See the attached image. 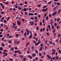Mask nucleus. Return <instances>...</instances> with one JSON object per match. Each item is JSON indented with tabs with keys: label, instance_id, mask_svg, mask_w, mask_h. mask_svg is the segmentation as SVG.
<instances>
[{
	"label": "nucleus",
	"instance_id": "nucleus-1",
	"mask_svg": "<svg viewBox=\"0 0 61 61\" xmlns=\"http://www.w3.org/2000/svg\"><path fill=\"white\" fill-rule=\"evenodd\" d=\"M40 40H39V41H38V43H35V46H37L38 45V44L40 43Z\"/></svg>",
	"mask_w": 61,
	"mask_h": 61
},
{
	"label": "nucleus",
	"instance_id": "nucleus-54",
	"mask_svg": "<svg viewBox=\"0 0 61 61\" xmlns=\"http://www.w3.org/2000/svg\"><path fill=\"white\" fill-rule=\"evenodd\" d=\"M5 4H6V5H8V4H9V3L7 2H6Z\"/></svg>",
	"mask_w": 61,
	"mask_h": 61
},
{
	"label": "nucleus",
	"instance_id": "nucleus-47",
	"mask_svg": "<svg viewBox=\"0 0 61 61\" xmlns=\"http://www.w3.org/2000/svg\"><path fill=\"white\" fill-rule=\"evenodd\" d=\"M23 4L22 3H21L20 4V6H22V5H23Z\"/></svg>",
	"mask_w": 61,
	"mask_h": 61
},
{
	"label": "nucleus",
	"instance_id": "nucleus-60",
	"mask_svg": "<svg viewBox=\"0 0 61 61\" xmlns=\"http://www.w3.org/2000/svg\"><path fill=\"white\" fill-rule=\"evenodd\" d=\"M38 58L37 57H36L35 58V60H38Z\"/></svg>",
	"mask_w": 61,
	"mask_h": 61
},
{
	"label": "nucleus",
	"instance_id": "nucleus-25",
	"mask_svg": "<svg viewBox=\"0 0 61 61\" xmlns=\"http://www.w3.org/2000/svg\"><path fill=\"white\" fill-rule=\"evenodd\" d=\"M60 21V19L59 18H58L57 19V22H59V21Z\"/></svg>",
	"mask_w": 61,
	"mask_h": 61
},
{
	"label": "nucleus",
	"instance_id": "nucleus-48",
	"mask_svg": "<svg viewBox=\"0 0 61 61\" xmlns=\"http://www.w3.org/2000/svg\"><path fill=\"white\" fill-rule=\"evenodd\" d=\"M4 52H7V51L6 50H4Z\"/></svg>",
	"mask_w": 61,
	"mask_h": 61
},
{
	"label": "nucleus",
	"instance_id": "nucleus-39",
	"mask_svg": "<svg viewBox=\"0 0 61 61\" xmlns=\"http://www.w3.org/2000/svg\"><path fill=\"white\" fill-rule=\"evenodd\" d=\"M56 31V30H55V29H54L53 31V33H54L55 32V31Z\"/></svg>",
	"mask_w": 61,
	"mask_h": 61
},
{
	"label": "nucleus",
	"instance_id": "nucleus-27",
	"mask_svg": "<svg viewBox=\"0 0 61 61\" xmlns=\"http://www.w3.org/2000/svg\"><path fill=\"white\" fill-rule=\"evenodd\" d=\"M41 6V4L38 5H37V6L38 7H40Z\"/></svg>",
	"mask_w": 61,
	"mask_h": 61
},
{
	"label": "nucleus",
	"instance_id": "nucleus-18",
	"mask_svg": "<svg viewBox=\"0 0 61 61\" xmlns=\"http://www.w3.org/2000/svg\"><path fill=\"white\" fill-rule=\"evenodd\" d=\"M3 49V47H0V50H2Z\"/></svg>",
	"mask_w": 61,
	"mask_h": 61
},
{
	"label": "nucleus",
	"instance_id": "nucleus-15",
	"mask_svg": "<svg viewBox=\"0 0 61 61\" xmlns=\"http://www.w3.org/2000/svg\"><path fill=\"white\" fill-rule=\"evenodd\" d=\"M32 57H34V56H36V54H32Z\"/></svg>",
	"mask_w": 61,
	"mask_h": 61
},
{
	"label": "nucleus",
	"instance_id": "nucleus-10",
	"mask_svg": "<svg viewBox=\"0 0 61 61\" xmlns=\"http://www.w3.org/2000/svg\"><path fill=\"white\" fill-rule=\"evenodd\" d=\"M47 57H48V58H49L50 59V58H51V56H49V55H47Z\"/></svg>",
	"mask_w": 61,
	"mask_h": 61
},
{
	"label": "nucleus",
	"instance_id": "nucleus-4",
	"mask_svg": "<svg viewBox=\"0 0 61 61\" xmlns=\"http://www.w3.org/2000/svg\"><path fill=\"white\" fill-rule=\"evenodd\" d=\"M30 33V32L29 31V30H28L27 31V35H28V36L29 35Z\"/></svg>",
	"mask_w": 61,
	"mask_h": 61
},
{
	"label": "nucleus",
	"instance_id": "nucleus-17",
	"mask_svg": "<svg viewBox=\"0 0 61 61\" xmlns=\"http://www.w3.org/2000/svg\"><path fill=\"white\" fill-rule=\"evenodd\" d=\"M12 42V41L11 40H10L9 41V43L10 44H11V43Z\"/></svg>",
	"mask_w": 61,
	"mask_h": 61
},
{
	"label": "nucleus",
	"instance_id": "nucleus-37",
	"mask_svg": "<svg viewBox=\"0 0 61 61\" xmlns=\"http://www.w3.org/2000/svg\"><path fill=\"white\" fill-rule=\"evenodd\" d=\"M54 22V21H52L51 22V25H52V24H53V22Z\"/></svg>",
	"mask_w": 61,
	"mask_h": 61
},
{
	"label": "nucleus",
	"instance_id": "nucleus-38",
	"mask_svg": "<svg viewBox=\"0 0 61 61\" xmlns=\"http://www.w3.org/2000/svg\"><path fill=\"white\" fill-rule=\"evenodd\" d=\"M34 47H31V49L32 50H33V51H34V50H33V49H34Z\"/></svg>",
	"mask_w": 61,
	"mask_h": 61
},
{
	"label": "nucleus",
	"instance_id": "nucleus-52",
	"mask_svg": "<svg viewBox=\"0 0 61 61\" xmlns=\"http://www.w3.org/2000/svg\"><path fill=\"white\" fill-rule=\"evenodd\" d=\"M51 3H52L51 1H50L48 3V4H51Z\"/></svg>",
	"mask_w": 61,
	"mask_h": 61
},
{
	"label": "nucleus",
	"instance_id": "nucleus-19",
	"mask_svg": "<svg viewBox=\"0 0 61 61\" xmlns=\"http://www.w3.org/2000/svg\"><path fill=\"white\" fill-rule=\"evenodd\" d=\"M24 36H26V32H25L24 34Z\"/></svg>",
	"mask_w": 61,
	"mask_h": 61
},
{
	"label": "nucleus",
	"instance_id": "nucleus-49",
	"mask_svg": "<svg viewBox=\"0 0 61 61\" xmlns=\"http://www.w3.org/2000/svg\"><path fill=\"white\" fill-rule=\"evenodd\" d=\"M18 52V51H14V53H17Z\"/></svg>",
	"mask_w": 61,
	"mask_h": 61
},
{
	"label": "nucleus",
	"instance_id": "nucleus-59",
	"mask_svg": "<svg viewBox=\"0 0 61 61\" xmlns=\"http://www.w3.org/2000/svg\"><path fill=\"white\" fill-rule=\"evenodd\" d=\"M8 27H6V30H8Z\"/></svg>",
	"mask_w": 61,
	"mask_h": 61
},
{
	"label": "nucleus",
	"instance_id": "nucleus-32",
	"mask_svg": "<svg viewBox=\"0 0 61 61\" xmlns=\"http://www.w3.org/2000/svg\"><path fill=\"white\" fill-rule=\"evenodd\" d=\"M45 31V28L44 27L43 28V31L44 32Z\"/></svg>",
	"mask_w": 61,
	"mask_h": 61
},
{
	"label": "nucleus",
	"instance_id": "nucleus-8",
	"mask_svg": "<svg viewBox=\"0 0 61 61\" xmlns=\"http://www.w3.org/2000/svg\"><path fill=\"white\" fill-rule=\"evenodd\" d=\"M28 15H34V14L33 13H29L28 14Z\"/></svg>",
	"mask_w": 61,
	"mask_h": 61
},
{
	"label": "nucleus",
	"instance_id": "nucleus-28",
	"mask_svg": "<svg viewBox=\"0 0 61 61\" xmlns=\"http://www.w3.org/2000/svg\"><path fill=\"white\" fill-rule=\"evenodd\" d=\"M48 19V16H46V20H47V21Z\"/></svg>",
	"mask_w": 61,
	"mask_h": 61
},
{
	"label": "nucleus",
	"instance_id": "nucleus-64",
	"mask_svg": "<svg viewBox=\"0 0 61 61\" xmlns=\"http://www.w3.org/2000/svg\"><path fill=\"white\" fill-rule=\"evenodd\" d=\"M59 53H61V51L60 50H59Z\"/></svg>",
	"mask_w": 61,
	"mask_h": 61
},
{
	"label": "nucleus",
	"instance_id": "nucleus-50",
	"mask_svg": "<svg viewBox=\"0 0 61 61\" xmlns=\"http://www.w3.org/2000/svg\"><path fill=\"white\" fill-rule=\"evenodd\" d=\"M29 42H28L27 43V44H26V45H28H28H29Z\"/></svg>",
	"mask_w": 61,
	"mask_h": 61
},
{
	"label": "nucleus",
	"instance_id": "nucleus-20",
	"mask_svg": "<svg viewBox=\"0 0 61 61\" xmlns=\"http://www.w3.org/2000/svg\"><path fill=\"white\" fill-rule=\"evenodd\" d=\"M2 44H1V45L2 46H3V47L4 46V43L3 42H2Z\"/></svg>",
	"mask_w": 61,
	"mask_h": 61
},
{
	"label": "nucleus",
	"instance_id": "nucleus-30",
	"mask_svg": "<svg viewBox=\"0 0 61 61\" xmlns=\"http://www.w3.org/2000/svg\"><path fill=\"white\" fill-rule=\"evenodd\" d=\"M57 30H58V28H59V26L57 25Z\"/></svg>",
	"mask_w": 61,
	"mask_h": 61
},
{
	"label": "nucleus",
	"instance_id": "nucleus-51",
	"mask_svg": "<svg viewBox=\"0 0 61 61\" xmlns=\"http://www.w3.org/2000/svg\"><path fill=\"white\" fill-rule=\"evenodd\" d=\"M54 4L55 5H56V4L57 2H54Z\"/></svg>",
	"mask_w": 61,
	"mask_h": 61
},
{
	"label": "nucleus",
	"instance_id": "nucleus-21",
	"mask_svg": "<svg viewBox=\"0 0 61 61\" xmlns=\"http://www.w3.org/2000/svg\"><path fill=\"white\" fill-rule=\"evenodd\" d=\"M49 17H51V16H52V15H51V14H49Z\"/></svg>",
	"mask_w": 61,
	"mask_h": 61
},
{
	"label": "nucleus",
	"instance_id": "nucleus-29",
	"mask_svg": "<svg viewBox=\"0 0 61 61\" xmlns=\"http://www.w3.org/2000/svg\"><path fill=\"white\" fill-rule=\"evenodd\" d=\"M54 24L55 26H56L57 25V24H56V23H55Z\"/></svg>",
	"mask_w": 61,
	"mask_h": 61
},
{
	"label": "nucleus",
	"instance_id": "nucleus-2",
	"mask_svg": "<svg viewBox=\"0 0 61 61\" xmlns=\"http://www.w3.org/2000/svg\"><path fill=\"white\" fill-rule=\"evenodd\" d=\"M29 24H31L30 25H34V21H30L29 22Z\"/></svg>",
	"mask_w": 61,
	"mask_h": 61
},
{
	"label": "nucleus",
	"instance_id": "nucleus-63",
	"mask_svg": "<svg viewBox=\"0 0 61 61\" xmlns=\"http://www.w3.org/2000/svg\"><path fill=\"white\" fill-rule=\"evenodd\" d=\"M57 5H60V3L58 2L57 3Z\"/></svg>",
	"mask_w": 61,
	"mask_h": 61
},
{
	"label": "nucleus",
	"instance_id": "nucleus-3",
	"mask_svg": "<svg viewBox=\"0 0 61 61\" xmlns=\"http://www.w3.org/2000/svg\"><path fill=\"white\" fill-rule=\"evenodd\" d=\"M56 14H57V12L55 11V13H53L52 14V16H54L56 15Z\"/></svg>",
	"mask_w": 61,
	"mask_h": 61
},
{
	"label": "nucleus",
	"instance_id": "nucleus-14",
	"mask_svg": "<svg viewBox=\"0 0 61 61\" xmlns=\"http://www.w3.org/2000/svg\"><path fill=\"white\" fill-rule=\"evenodd\" d=\"M18 9H19L20 10H22V8L19 7V6H18Z\"/></svg>",
	"mask_w": 61,
	"mask_h": 61
},
{
	"label": "nucleus",
	"instance_id": "nucleus-31",
	"mask_svg": "<svg viewBox=\"0 0 61 61\" xmlns=\"http://www.w3.org/2000/svg\"><path fill=\"white\" fill-rule=\"evenodd\" d=\"M40 25L41 26L42 25V22H40Z\"/></svg>",
	"mask_w": 61,
	"mask_h": 61
},
{
	"label": "nucleus",
	"instance_id": "nucleus-43",
	"mask_svg": "<svg viewBox=\"0 0 61 61\" xmlns=\"http://www.w3.org/2000/svg\"><path fill=\"white\" fill-rule=\"evenodd\" d=\"M46 6H47V5L46 6H43V8H46Z\"/></svg>",
	"mask_w": 61,
	"mask_h": 61
},
{
	"label": "nucleus",
	"instance_id": "nucleus-44",
	"mask_svg": "<svg viewBox=\"0 0 61 61\" xmlns=\"http://www.w3.org/2000/svg\"><path fill=\"white\" fill-rule=\"evenodd\" d=\"M10 61H13V59L12 58H10Z\"/></svg>",
	"mask_w": 61,
	"mask_h": 61
},
{
	"label": "nucleus",
	"instance_id": "nucleus-22",
	"mask_svg": "<svg viewBox=\"0 0 61 61\" xmlns=\"http://www.w3.org/2000/svg\"><path fill=\"white\" fill-rule=\"evenodd\" d=\"M36 30L37 31H38L39 30V28H38V27L37 26L36 27Z\"/></svg>",
	"mask_w": 61,
	"mask_h": 61
},
{
	"label": "nucleus",
	"instance_id": "nucleus-62",
	"mask_svg": "<svg viewBox=\"0 0 61 61\" xmlns=\"http://www.w3.org/2000/svg\"><path fill=\"white\" fill-rule=\"evenodd\" d=\"M44 15H44L45 16H46L47 15V14H46V13Z\"/></svg>",
	"mask_w": 61,
	"mask_h": 61
},
{
	"label": "nucleus",
	"instance_id": "nucleus-41",
	"mask_svg": "<svg viewBox=\"0 0 61 61\" xmlns=\"http://www.w3.org/2000/svg\"><path fill=\"white\" fill-rule=\"evenodd\" d=\"M16 36L17 37H18V36H19V35H18V34H16Z\"/></svg>",
	"mask_w": 61,
	"mask_h": 61
},
{
	"label": "nucleus",
	"instance_id": "nucleus-58",
	"mask_svg": "<svg viewBox=\"0 0 61 61\" xmlns=\"http://www.w3.org/2000/svg\"><path fill=\"white\" fill-rule=\"evenodd\" d=\"M4 11H2L1 13V14H4Z\"/></svg>",
	"mask_w": 61,
	"mask_h": 61
},
{
	"label": "nucleus",
	"instance_id": "nucleus-9",
	"mask_svg": "<svg viewBox=\"0 0 61 61\" xmlns=\"http://www.w3.org/2000/svg\"><path fill=\"white\" fill-rule=\"evenodd\" d=\"M10 50L12 51H13L14 50V48L13 47H11L10 48Z\"/></svg>",
	"mask_w": 61,
	"mask_h": 61
},
{
	"label": "nucleus",
	"instance_id": "nucleus-45",
	"mask_svg": "<svg viewBox=\"0 0 61 61\" xmlns=\"http://www.w3.org/2000/svg\"><path fill=\"white\" fill-rule=\"evenodd\" d=\"M58 56H57L56 57V59H57V60H58Z\"/></svg>",
	"mask_w": 61,
	"mask_h": 61
},
{
	"label": "nucleus",
	"instance_id": "nucleus-24",
	"mask_svg": "<svg viewBox=\"0 0 61 61\" xmlns=\"http://www.w3.org/2000/svg\"><path fill=\"white\" fill-rule=\"evenodd\" d=\"M61 36V34H59L58 35V37H60V36Z\"/></svg>",
	"mask_w": 61,
	"mask_h": 61
},
{
	"label": "nucleus",
	"instance_id": "nucleus-12",
	"mask_svg": "<svg viewBox=\"0 0 61 61\" xmlns=\"http://www.w3.org/2000/svg\"><path fill=\"white\" fill-rule=\"evenodd\" d=\"M52 52H54L55 53L56 52V50L54 49H52Z\"/></svg>",
	"mask_w": 61,
	"mask_h": 61
},
{
	"label": "nucleus",
	"instance_id": "nucleus-36",
	"mask_svg": "<svg viewBox=\"0 0 61 61\" xmlns=\"http://www.w3.org/2000/svg\"><path fill=\"white\" fill-rule=\"evenodd\" d=\"M7 21L5 20H4V23H6Z\"/></svg>",
	"mask_w": 61,
	"mask_h": 61
},
{
	"label": "nucleus",
	"instance_id": "nucleus-40",
	"mask_svg": "<svg viewBox=\"0 0 61 61\" xmlns=\"http://www.w3.org/2000/svg\"><path fill=\"white\" fill-rule=\"evenodd\" d=\"M20 43V42L19 41H18L17 42V44H19Z\"/></svg>",
	"mask_w": 61,
	"mask_h": 61
},
{
	"label": "nucleus",
	"instance_id": "nucleus-16",
	"mask_svg": "<svg viewBox=\"0 0 61 61\" xmlns=\"http://www.w3.org/2000/svg\"><path fill=\"white\" fill-rule=\"evenodd\" d=\"M51 28L52 29H54V25H53L52 26V25H51Z\"/></svg>",
	"mask_w": 61,
	"mask_h": 61
},
{
	"label": "nucleus",
	"instance_id": "nucleus-56",
	"mask_svg": "<svg viewBox=\"0 0 61 61\" xmlns=\"http://www.w3.org/2000/svg\"><path fill=\"white\" fill-rule=\"evenodd\" d=\"M49 43L50 44H52V42L51 41H50L49 42Z\"/></svg>",
	"mask_w": 61,
	"mask_h": 61
},
{
	"label": "nucleus",
	"instance_id": "nucleus-34",
	"mask_svg": "<svg viewBox=\"0 0 61 61\" xmlns=\"http://www.w3.org/2000/svg\"><path fill=\"white\" fill-rule=\"evenodd\" d=\"M54 20L55 21V22H56L57 20V19H56V18H55L54 19Z\"/></svg>",
	"mask_w": 61,
	"mask_h": 61
},
{
	"label": "nucleus",
	"instance_id": "nucleus-61",
	"mask_svg": "<svg viewBox=\"0 0 61 61\" xmlns=\"http://www.w3.org/2000/svg\"><path fill=\"white\" fill-rule=\"evenodd\" d=\"M45 11V9H42V11Z\"/></svg>",
	"mask_w": 61,
	"mask_h": 61
},
{
	"label": "nucleus",
	"instance_id": "nucleus-55",
	"mask_svg": "<svg viewBox=\"0 0 61 61\" xmlns=\"http://www.w3.org/2000/svg\"><path fill=\"white\" fill-rule=\"evenodd\" d=\"M17 47H15V50H17Z\"/></svg>",
	"mask_w": 61,
	"mask_h": 61
},
{
	"label": "nucleus",
	"instance_id": "nucleus-42",
	"mask_svg": "<svg viewBox=\"0 0 61 61\" xmlns=\"http://www.w3.org/2000/svg\"><path fill=\"white\" fill-rule=\"evenodd\" d=\"M39 56H42V54L40 53H39Z\"/></svg>",
	"mask_w": 61,
	"mask_h": 61
},
{
	"label": "nucleus",
	"instance_id": "nucleus-13",
	"mask_svg": "<svg viewBox=\"0 0 61 61\" xmlns=\"http://www.w3.org/2000/svg\"><path fill=\"white\" fill-rule=\"evenodd\" d=\"M10 19V17H9L8 18H7V19H6L7 20V21H8L9 20V19Z\"/></svg>",
	"mask_w": 61,
	"mask_h": 61
},
{
	"label": "nucleus",
	"instance_id": "nucleus-26",
	"mask_svg": "<svg viewBox=\"0 0 61 61\" xmlns=\"http://www.w3.org/2000/svg\"><path fill=\"white\" fill-rule=\"evenodd\" d=\"M30 18L31 19H32V20H34V18L33 17H30Z\"/></svg>",
	"mask_w": 61,
	"mask_h": 61
},
{
	"label": "nucleus",
	"instance_id": "nucleus-53",
	"mask_svg": "<svg viewBox=\"0 0 61 61\" xmlns=\"http://www.w3.org/2000/svg\"><path fill=\"white\" fill-rule=\"evenodd\" d=\"M44 46V44H40V46Z\"/></svg>",
	"mask_w": 61,
	"mask_h": 61
},
{
	"label": "nucleus",
	"instance_id": "nucleus-57",
	"mask_svg": "<svg viewBox=\"0 0 61 61\" xmlns=\"http://www.w3.org/2000/svg\"><path fill=\"white\" fill-rule=\"evenodd\" d=\"M2 8L3 9H4L5 8V6L4 5H3L2 6Z\"/></svg>",
	"mask_w": 61,
	"mask_h": 61
},
{
	"label": "nucleus",
	"instance_id": "nucleus-6",
	"mask_svg": "<svg viewBox=\"0 0 61 61\" xmlns=\"http://www.w3.org/2000/svg\"><path fill=\"white\" fill-rule=\"evenodd\" d=\"M3 54H5V55L6 56H7V53L6 52H3Z\"/></svg>",
	"mask_w": 61,
	"mask_h": 61
},
{
	"label": "nucleus",
	"instance_id": "nucleus-7",
	"mask_svg": "<svg viewBox=\"0 0 61 61\" xmlns=\"http://www.w3.org/2000/svg\"><path fill=\"white\" fill-rule=\"evenodd\" d=\"M18 52L19 54H22V53L21 52V51L19 50H18Z\"/></svg>",
	"mask_w": 61,
	"mask_h": 61
},
{
	"label": "nucleus",
	"instance_id": "nucleus-5",
	"mask_svg": "<svg viewBox=\"0 0 61 61\" xmlns=\"http://www.w3.org/2000/svg\"><path fill=\"white\" fill-rule=\"evenodd\" d=\"M17 24L19 25H21V24L20 23V21H18L17 22Z\"/></svg>",
	"mask_w": 61,
	"mask_h": 61
},
{
	"label": "nucleus",
	"instance_id": "nucleus-35",
	"mask_svg": "<svg viewBox=\"0 0 61 61\" xmlns=\"http://www.w3.org/2000/svg\"><path fill=\"white\" fill-rule=\"evenodd\" d=\"M35 19H36V20H37V17L36 16H35Z\"/></svg>",
	"mask_w": 61,
	"mask_h": 61
},
{
	"label": "nucleus",
	"instance_id": "nucleus-23",
	"mask_svg": "<svg viewBox=\"0 0 61 61\" xmlns=\"http://www.w3.org/2000/svg\"><path fill=\"white\" fill-rule=\"evenodd\" d=\"M61 11V9H60L59 11H58V13H60V11Z\"/></svg>",
	"mask_w": 61,
	"mask_h": 61
},
{
	"label": "nucleus",
	"instance_id": "nucleus-11",
	"mask_svg": "<svg viewBox=\"0 0 61 61\" xmlns=\"http://www.w3.org/2000/svg\"><path fill=\"white\" fill-rule=\"evenodd\" d=\"M22 11H26V8H25L23 9L22 10Z\"/></svg>",
	"mask_w": 61,
	"mask_h": 61
},
{
	"label": "nucleus",
	"instance_id": "nucleus-33",
	"mask_svg": "<svg viewBox=\"0 0 61 61\" xmlns=\"http://www.w3.org/2000/svg\"><path fill=\"white\" fill-rule=\"evenodd\" d=\"M5 37H3V38H2L1 39V40L2 41H3V40H4V39H5Z\"/></svg>",
	"mask_w": 61,
	"mask_h": 61
},
{
	"label": "nucleus",
	"instance_id": "nucleus-46",
	"mask_svg": "<svg viewBox=\"0 0 61 61\" xmlns=\"http://www.w3.org/2000/svg\"><path fill=\"white\" fill-rule=\"evenodd\" d=\"M55 52H52L51 53V55H53L54 54H55Z\"/></svg>",
	"mask_w": 61,
	"mask_h": 61
}]
</instances>
